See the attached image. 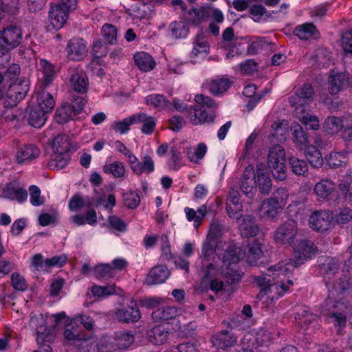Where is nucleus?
<instances>
[{
  "label": "nucleus",
  "mask_w": 352,
  "mask_h": 352,
  "mask_svg": "<svg viewBox=\"0 0 352 352\" xmlns=\"http://www.w3.org/2000/svg\"><path fill=\"white\" fill-rule=\"evenodd\" d=\"M41 66L43 69V83L45 86L49 85L53 80L55 74L54 66L45 60H41Z\"/></svg>",
  "instance_id": "obj_51"
},
{
  "label": "nucleus",
  "mask_w": 352,
  "mask_h": 352,
  "mask_svg": "<svg viewBox=\"0 0 352 352\" xmlns=\"http://www.w3.org/2000/svg\"><path fill=\"white\" fill-rule=\"evenodd\" d=\"M103 171L106 174H111L114 177H122L125 173V168L121 162H114L113 163L105 164L103 166Z\"/></svg>",
  "instance_id": "obj_46"
},
{
  "label": "nucleus",
  "mask_w": 352,
  "mask_h": 352,
  "mask_svg": "<svg viewBox=\"0 0 352 352\" xmlns=\"http://www.w3.org/2000/svg\"><path fill=\"white\" fill-rule=\"evenodd\" d=\"M268 277L265 273V276H259L255 278V281L258 285L265 286L263 290L265 294L268 292L275 291L278 296H282L289 289V287L283 281L272 283V280Z\"/></svg>",
  "instance_id": "obj_16"
},
{
  "label": "nucleus",
  "mask_w": 352,
  "mask_h": 352,
  "mask_svg": "<svg viewBox=\"0 0 352 352\" xmlns=\"http://www.w3.org/2000/svg\"><path fill=\"white\" fill-rule=\"evenodd\" d=\"M94 320L89 316H78L72 319V324L79 327V324H82V327L91 331L94 328Z\"/></svg>",
  "instance_id": "obj_58"
},
{
  "label": "nucleus",
  "mask_w": 352,
  "mask_h": 352,
  "mask_svg": "<svg viewBox=\"0 0 352 352\" xmlns=\"http://www.w3.org/2000/svg\"><path fill=\"white\" fill-rule=\"evenodd\" d=\"M54 151V158L49 163V166L56 169L63 168L70 160V153L72 152L69 136L58 135L52 143Z\"/></svg>",
  "instance_id": "obj_2"
},
{
  "label": "nucleus",
  "mask_w": 352,
  "mask_h": 352,
  "mask_svg": "<svg viewBox=\"0 0 352 352\" xmlns=\"http://www.w3.org/2000/svg\"><path fill=\"white\" fill-rule=\"evenodd\" d=\"M289 261L287 263H279L267 270L266 276L272 278V282L277 278L285 276L290 270Z\"/></svg>",
  "instance_id": "obj_41"
},
{
  "label": "nucleus",
  "mask_w": 352,
  "mask_h": 352,
  "mask_svg": "<svg viewBox=\"0 0 352 352\" xmlns=\"http://www.w3.org/2000/svg\"><path fill=\"white\" fill-rule=\"evenodd\" d=\"M342 46L347 54H352V31L345 32L342 36Z\"/></svg>",
  "instance_id": "obj_64"
},
{
  "label": "nucleus",
  "mask_w": 352,
  "mask_h": 352,
  "mask_svg": "<svg viewBox=\"0 0 352 352\" xmlns=\"http://www.w3.org/2000/svg\"><path fill=\"white\" fill-rule=\"evenodd\" d=\"M297 232V222L288 219L277 228L274 234L275 242L278 245L292 246L296 240Z\"/></svg>",
  "instance_id": "obj_6"
},
{
  "label": "nucleus",
  "mask_w": 352,
  "mask_h": 352,
  "mask_svg": "<svg viewBox=\"0 0 352 352\" xmlns=\"http://www.w3.org/2000/svg\"><path fill=\"white\" fill-rule=\"evenodd\" d=\"M335 190V184L329 179H322L314 187L316 195L323 199H327Z\"/></svg>",
  "instance_id": "obj_34"
},
{
  "label": "nucleus",
  "mask_w": 352,
  "mask_h": 352,
  "mask_svg": "<svg viewBox=\"0 0 352 352\" xmlns=\"http://www.w3.org/2000/svg\"><path fill=\"white\" fill-rule=\"evenodd\" d=\"M286 163L285 151L278 144L274 145L270 148L267 155V166L273 167L274 165L283 164Z\"/></svg>",
  "instance_id": "obj_25"
},
{
  "label": "nucleus",
  "mask_w": 352,
  "mask_h": 352,
  "mask_svg": "<svg viewBox=\"0 0 352 352\" xmlns=\"http://www.w3.org/2000/svg\"><path fill=\"white\" fill-rule=\"evenodd\" d=\"M91 292L94 296L104 297L111 295L115 293V285L98 286L94 285L91 288Z\"/></svg>",
  "instance_id": "obj_56"
},
{
  "label": "nucleus",
  "mask_w": 352,
  "mask_h": 352,
  "mask_svg": "<svg viewBox=\"0 0 352 352\" xmlns=\"http://www.w3.org/2000/svg\"><path fill=\"white\" fill-rule=\"evenodd\" d=\"M178 309L173 306H165L153 311L152 318L155 322H167L174 320L178 315Z\"/></svg>",
  "instance_id": "obj_23"
},
{
  "label": "nucleus",
  "mask_w": 352,
  "mask_h": 352,
  "mask_svg": "<svg viewBox=\"0 0 352 352\" xmlns=\"http://www.w3.org/2000/svg\"><path fill=\"white\" fill-rule=\"evenodd\" d=\"M47 114L41 107H34L30 109L28 123L33 127L40 128L47 120Z\"/></svg>",
  "instance_id": "obj_29"
},
{
  "label": "nucleus",
  "mask_w": 352,
  "mask_h": 352,
  "mask_svg": "<svg viewBox=\"0 0 352 352\" xmlns=\"http://www.w3.org/2000/svg\"><path fill=\"white\" fill-rule=\"evenodd\" d=\"M168 332L163 326L159 325L153 327L147 332V338L149 342L155 345L164 343L166 340Z\"/></svg>",
  "instance_id": "obj_33"
},
{
  "label": "nucleus",
  "mask_w": 352,
  "mask_h": 352,
  "mask_svg": "<svg viewBox=\"0 0 352 352\" xmlns=\"http://www.w3.org/2000/svg\"><path fill=\"white\" fill-rule=\"evenodd\" d=\"M50 10L49 11V17L52 25L55 29L61 28L66 23L69 12L65 10L60 5L57 3H51Z\"/></svg>",
  "instance_id": "obj_17"
},
{
  "label": "nucleus",
  "mask_w": 352,
  "mask_h": 352,
  "mask_svg": "<svg viewBox=\"0 0 352 352\" xmlns=\"http://www.w3.org/2000/svg\"><path fill=\"white\" fill-rule=\"evenodd\" d=\"M114 314L120 323H135L141 318V312L137 303L132 300L131 305L116 308Z\"/></svg>",
  "instance_id": "obj_10"
},
{
  "label": "nucleus",
  "mask_w": 352,
  "mask_h": 352,
  "mask_svg": "<svg viewBox=\"0 0 352 352\" xmlns=\"http://www.w3.org/2000/svg\"><path fill=\"white\" fill-rule=\"evenodd\" d=\"M67 52L70 59L74 60L82 59L87 52L85 41L80 38H73L67 43Z\"/></svg>",
  "instance_id": "obj_15"
},
{
  "label": "nucleus",
  "mask_w": 352,
  "mask_h": 352,
  "mask_svg": "<svg viewBox=\"0 0 352 352\" xmlns=\"http://www.w3.org/2000/svg\"><path fill=\"white\" fill-rule=\"evenodd\" d=\"M231 81L226 78L212 80L206 85V88L214 96H219L225 93L231 86Z\"/></svg>",
  "instance_id": "obj_32"
},
{
  "label": "nucleus",
  "mask_w": 352,
  "mask_h": 352,
  "mask_svg": "<svg viewBox=\"0 0 352 352\" xmlns=\"http://www.w3.org/2000/svg\"><path fill=\"white\" fill-rule=\"evenodd\" d=\"M134 61L138 67L143 72L152 70L155 65L153 58L146 52H138L134 55Z\"/></svg>",
  "instance_id": "obj_31"
},
{
  "label": "nucleus",
  "mask_w": 352,
  "mask_h": 352,
  "mask_svg": "<svg viewBox=\"0 0 352 352\" xmlns=\"http://www.w3.org/2000/svg\"><path fill=\"white\" fill-rule=\"evenodd\" d=\"M240 250L239 248L234 245H230L222 256V261L225 265H230L231 264H235L239 263L240 261Z\"/></svg>",
  "instance_id": "obj_44"
},
{
  "label": "nucleus",
  "mask_w": 352,
  "mask_h": 352,
  "mask_svg": "<svg viewBox=\"0 0 352 352\" xmlns=\"http://www.w3.org/2000/svg\"><path fill=\"white\" fill-rule=\"evenodd\" d=\"M328 82V90L331 95L337 94L349 85L348 76L342 72L331 74Z\"/></svg>",
  "instance_id": "obj_19"
},
{
  "label": "nucleus",
  "mask_w": 352,
  "mask_h": 352,
  "mask_svg": "<svg viewBox=\"0 0 352 352\" xmlns=\"http://www.w3.org/2000/svg\"><path fill=\"white\" fill-rule=\"evenodd\" d=\"M316 31L315 25L311 23H307L297 26L293 31V34L301 40H307L314 35Z\"/></svg>",
  "instance_id": "obj_43"
},
{
  "label": "nucleus",
  "mask_w": 352,
  "mask_h": 352,
  "mask_svg": "<svg viewBox=\"0 0 352 352\" xmlns=\"http://www.w3.org/2000/svg\"><path fill=\"white\" fill-rule=\"evenodd\" d=\"M326 285L329 289L328 300L342 301L344 297L352 292V276L342 274L333 284L326 283Z\"/></svg>",
  "instance_id": "obj_5"
},
{
  "label": "nucleus",
  "mask_w": 352,
  "mask_h": 352,
  "mask_svg": "<svg viewBox=\"0 0 352 352\" xmlns=\"http://www.w3.org/2000/svg\"><path fill=\"white\" fill-rule=\"evenodd\" d=\"M263 206L265 209V214L271 219L275 218L282 209L279 199L277 197L269 198L264 201Z\"/></svg>",
  "instance_id": "obj_40"
},
{
  "label": "nucleus",
  "mask_w": 352,
  "mask_h": 352,
  "mask_svg": "<svg viewBox=\"0 0 352 352\" xmlns=\"http://www.w3.org/2000/svg\"><path fill=\"white\" fill-rule=\"evenodd\" d=\"M195 101L197 103L193 106V116L191 122L193 124H202L214 122L217 114L218 104L208 96L203 94L196 95Z\"/></svg>",
  "instance_id": "obj_1"
},
{
  "label": "nucleus",
  "mask_w": 352,
  "mask_h": 352,
  "mask_svg": "<svg viewBox=\"0 0 352 352\" xmlns=\"http://www.w3.org/2000/svg\"><path fill=\"white\" fill-rule=\"evenodd\" d=\"M307 160L310 166L314 168H319L324 164V159L319 149L316 146H308L305 151Z\"/></svg>",
  "instance_id": "obj_30"
},
{
  "label": "nucleus",
  "mask_w": 352,
  "mask_h": 352,
  "mask_svg": "<svg viewBox=\"0 0 352 352\" xmlns=\"http://www.w3.org/2000/svg\"><path fill=\"white\" fill-rule=\"evenodd\" d=\"M212 8L210 6H201L199 8H192L184 13L182 19L195 27L200 25L206 19L210 16Z\"/></svg>",
  "instance_id": "obj_14"
},
{
  "label": "nucleus",
  "mask_w": 352,
  "mask_h": 352,
  "mask_svg": "<svg viewBox=\"0 0 352 352\" xmlns=\"http://www.w3.org/2000/svg\"><path fill=\"white\" fill-rule=\"evenodd\" d=\"M292 247L294 250V258L289 260V264L296 268L311 259L318 252L314 243L307 239H296Z\"/></svg>",
  "instance_id": "obj_3"
},
{
  "label": "nucleus",
  "mask_w": 352,
  "mask_h": 352,
  "mask_svg": "<svg viewBox=\"0 0 352 352\" xmlns=\"http://www.w3.org/2000/svg\"><path fill=\"white\" fill-rule=\"evenodd\" d=\"M325 164L331 168H338L346 165V156L341 153H331L325 157Z\"/></svg>",
  "instance_id": "obj_45"
},
{
  "label": "nucleus",
  "mask_w": 352,
  "mask_h": 352,
  "mask_svg": "<svg viewBox=\"0 0 352 352\" xmlns=\"http://www.w3.org/2000/svg\"><path fill=\"white\" fill-rule=\"evenodd\" d=\"M250 16L255 22H259L265 14V8L261 4H254L249 9Z\"/></svg>",
  "instance_id": "obj_62"
},
{
  "label": "nucleus",
  "mask_w": 352,
  "mask_h": 352,
  "mask_svg": "<svg viewBox=\"0 0 352 352\" xmlns=\"http://www.w3.org/2000/svg\"><path fill=\"white\" fill-rule=\"evenodd\" d=\"M93 273L98 279H109L113 276V267L109 264H99L96 265Z\"/></svg>",
  "instance_id": "obj_47"
},
{
  "label": "nucleus",
  "mask_w": 352,
  "mask_h": 352,
  "mask_svg": "<svg viewBox=\"0 0 352 352\" xmlns=\"http://www.w3.org/2000/svg\"><path fill=\"white\" fill-rule=\"evenodd\" d=\"M38 104L36 107H42L47 113L52 111L55 105L52 96L48 92L41 93L38 98Z\"/></svg>",
  "instance_id": "obj_48"
},
{
  "label": "nucleus",
  "mask_w": 352,
  "mask_h": 352,
  "mask_svg": "<svg viewBox=\"0 0 352 352\" xmlns=\"http://www.w3.org/2000/svg\"><path fill=\"white\" fill-rule=\"evenodd\" d=\"M290 131L293 137V141L298 145H306L309 142V133L304 127L298 122H292Z\"/></svg>",
  "instance_id": "obj_26"
},
{
  "label": "nucleus",
  "mask_w": 352,
  "mask_h": 352,
  "mask_svg": "<svg viewBox=\"0 0 352 352\" xmlns=\"http://www.w3.org/2000/svg\"><path fill=\"white\" fill-rule=\"evenodd\" d=\"M72 89L79 94H85L88 89V78L83 72H75L70 77Z\"/></svg>",
  "instance_id": "obj_24"
},
{
  "label": "nucleus",
  "mask_w": 352,
  "mask_h": 352,
  "mask_svg": "<svg viewBox=\"0 0 352 352\" xmlns=\"http://www.w3.org/2000/svg\"><path fill=\"white\" fill-rule=\"evenodd\" d=\"M288 163L291 171L297 176H305L308 173V165L307 162L291 156L288 158Z\"/></svg>",
  "instance_id": "obj_35"
},
{
  "label": "nucleus",
  "mask_w": 352,
  "mask_h": 352,
  "mask_svg": "<svg viewBox=\"0 0 352 352\" xmlns=\"http://www.w3.org/2000/svg\"><path fill=\"white\" fill-rule=\"evenodd\" d=\"M316 318V316L310 313L308 309H302L298 311L295 316V320L301 324L309 325Z\"/></svg>",
  "instance_id": "obj_57"
},
{
  "label": "nucleus",
  "mask_w": 352,
  "mask_h": 352,
  "mask_svg": "<svg viewBox=\"0 0 352 352\" xmlns=\"http://www.w3.org/2000/svg\"><path fill=\"white\" fill-rule=\"evenodd\" d=\"M11 282L12 287L19 291H25L28 289V284L25 278L18 272L12 273L11 276Z\"/></svg>",
  "instance_id": "obj_60"
},
{
  "label": "nucleus",
  "mask_w": 352,
  "mask_h": 352,
  "mask_svg": "<svg viewBox=\"0 0 352 352\" xmlns=\"http://www.w3.org/2000/svg\"><path fill=\"white\" fill-rule=\"evenodd\" d=\"M29 91V82L25 79H21L18 82H15L9 85L6 99V107H15L21 101Z\"/></svg>",
  "instance_id": "obj_7"
},
{
  "label": "nucleus",
  "mask_w": 352,
  "mask_h": 352,
  "mask_svg": "<svg viewBox=\"0 0 352 352\" xmlns=\"http://www.w3.org/2000/svg\"><path fill=\"white\" fill-rule=\"evenodd\" d=\"M40 151L34 145L25 146L21 148L17 153L19 163H23L27 160H31L38 157Z\"/></svg>",
  "instance_id": "obj_37"
},
{
  "label": "nucleus",
  "mask_w": 352,
  "mask_h": 352,
  "mask_svg": "<svg viewBox=\"0 0 352 352\" xmlns=\"http://www.w3.org/2000/svg\"><path fill=\"white\" fill-rule=\"evenodd\" d=\"M72 107L69 104H64L57 108L55 113V120L58 124H65L72 120Z\"/></svg>",
  "instance_id": "obj_42"
},
{
  "label": "nucleus",
  "mask_w": 352,
  "mask_h": 352,
  "mask_svg": "<svg viewBox=\"0 0 352 352\" xmlns=\"http://www.w3.org/2000/svg\"><path fill=\"white\" fill-rule=\"evenodd\" d=\"M170 272L165 265H157L153 267L146 276L145 283L148 285L164 283L169 276Z\"/></svg>",
  "instance_id": "obj_20"
},
{
  "label": "nucleus",
  "mask_w": 352,
  "mask_h": 352,
  "mask_svg": "<svg viewBox=\"0 0 352 352\" xmlns=\"http://www.w3.org/2000/svg\"><path fill=\"white\" fill-rule=\"evenodd\" d=\"M133 173L137 175H140L143 173L149 174L154 170L155 164L150 155H144L141 158L138 166H134Z\"/></svg>",
  "instance_id": "obj_39"
},
{
  "label": "nucleus",
  "mask_w": 352,
  "mask_h": 352,
  "mask_svg": "<svg viewBox=\"0 0 352 352\" xmlns=\"http://www.w3.org/2000/svg\"><path fill=\"white\" fill-rule=\"evenodd\" d=\"M134 342V337L128 332L120 333L117 338V345L120 349H128Z\"/></svg>",
  "instance_id": "obj_59"
},
{
  "label": "nucleus",
  "mask_w": 352,
  "mask_h": 352,
  "mask_svg": "<svg viewBox=\"0 0 352 352\" xmlns=\"http://www.w3.org/2000/svg\"><path fill=\"white\" fill-rule=\"evenodd\" d=\"M319 273L324 277L331 278L336 275L340 267L338 258L327 255H321L317 258Z\"/></svg>",
  "instance_id": "obj_13"
},
{
  "label": "nucleus",
  "mask_w": 352,
  "mask_h": 352,
  "mask_svg": "<svg viewBox=\"0 0 352 352\" xmlns=\"http://www.w3.org/2000/svg\"><path fill=\"white\" fill-rule=\"evenodd\" d=\"M255 179L256 182V190L263 195H268L272 188V180L269 174V170L264 163L256 165L255 170Z\"/></svg>",
  "instance_id": "obj_11"
},
{
  "label": "nucleus",
  "mask_w": 352,
  "mask_h": 352,
  "mask_svg": "<svg viewBox=\"0 0 352 352\" xmlns=\"http://www.w3.org/2000/svg\"><path fill=\"white\" fill-rule=\"evenodd\" d=\"M352 219V210L344 208L336 213H333V223L332 224L343 225Z\"/></svg>",
  "instance_id": "obj_50"
},
{
  "label": "nucleus",
  "mask_w": 352,
  "mask_h": 352,
  "mask_svg": "<svg viewBox=\"0 0 352 352\" xmlns=\"http://www.w3.org/2000/svg\"><path fill=\"white\" fill-rule=\"evenodd\" d=\"M222 235V226L218 222L212 221L210 226V230L207 236V240H211L213 243Z\"/></svg>",
  "instance_id": "obj_61"
},
{
  "label": "nucleus",
  "mask_w": 352,
  "mask_h": 352,
  "mask_svg": "<svg viewBox=\"0 0 352 352\" xmlns=\"http://www.w3.org/2000/svg\"><path fill=\"white\" fill-rule=\"evenodd\" d=\"M240 189L248 198L252 199L256 193L255 170L252 165H248L244 170L240 181Z\"/></svg>",
  "instance_id": "obj_12"
},
{
  "label": "nucleus",
  "mask_w": 352,
  "mask_h": 352,
  "mask_svg": "<svg viewBox=\"0 0 352 352\" xmlns=\"http://www.w3.org/2000/svg\"><path fill=\"white\" fill-rule=\"evenodd\" d=\"M146 104L152 105L155 108H166L170 104V102L161 94H151L145 98Z\"/></svg>",
  "instance_id": "obj_49"
},
{
  "label": "nucleus",
  "mask_w": 352,
  "mask_h": 352,
  "mask_svg": "<svg viewBox=\"0 0 352 352\" xmlns=\"http://www.w3.org/2000/svg\"><path fill=\"white\" fill-rule=\"evenodd\" d=\"M314 94V89L310 84H305L300 89L296 91V95L298 98L296 104L299 107H303V104L311 101Z\"/></svg>",
  "instance_id": "obj_38"
},
{
  "label": "nucleus",
  "mask_w": 352,
  "mask_h": 352,
  "mask_svg": "<svg viewBox=\"0 0 352 352\" xmlns=\"http://www.w3.org/2000/svg\"><path fill=\"white\" fill-rule=\"evenodd\" d=\"M188 22L184 21L181 18V21H173L169 25V30L171 32L172 36L176 38H185L187 37L190 32V27Z\"/></svg>",
  "instance_id": "obj_28"
},
{
  "label": "nucleus",
  "mask_w": 352,
  "mask_h": 352,
  "mask_svg": "<svg viewBox=\"0 0 352 352\" xmlns=\"http://www.w3.org/2000/svg\"><path fill=\"white\" fill-rule=\"evenodd\" d=\"M270 169L271 173L274 178L278 181H284L287 179V166L286 163L283 164L274 165L273 167H268Z\"/></svg>",
  "instance_id": "obj_54"
},
{
  "label": "nucleus",
  "mask_w": 352,
  "mask_h": 352,
  "mask_svg": "<svg viewBox=\"0 0 352 352\" xmlns=\"http://www.w3.org/2000/svg\"><path fill=\"white\" fill-rule=\"evenodd\" d=\"M30 195V202L34 206H41L44 204V197H41V190L35 185H32L29 188Z\"/></svg>",
  "instance_id": "obj_55"
},
{
  "label": "nucleus",
  "mask_w": 352,
  "mask_h": 352,
  "mask_svg": "<svg viewBox=\"0 0 352 352\" xmlns=\"http://www.w3.org/2000/svg\"><path fill=\"white\" fill-rule=\"evenodd\" d=\"M239 230L241 236L245 238L254 237L260 232L256 221L252 215L243 217L242 221L239 225Z\"/></svg>",
  "instance_id": "obj_21"
},
{
  "label": "nucleus",
  "mask_w": 352,
  "mask_h": 352,
  "mask_svg": "<svg viewBox=\"0 0 352 352\" xmlns=\"http://www.w3.org/2000/svg\"><path fill=\"white\" fill-rule=\"evenodd\" d=\"M295 116L299 120L302 125L307 131L308 129L316 131L320 127L319 120L316 116L305 113V109L301 107H296Z\"/></svg>",
  "instance_id": "obj_18"
},
{
  "label": "nucleus",
  "mask_w": 352,
  "mask_h": 352,
  "mask_svg": "<svg viewBox=\"0 0 352 352\" xmlns=\"http://www.w3.org/2000/svg\"><path fill=\"white\" fill-rule=\"evenodd\" d=\"M20 72V66L18 64H12L4 72V79L6 81H17Z\"/></svg>",
  "instance_id": "obj_63"
},
{
  "label": "nucleus",
  "mask_w": 352,
  "mask_h": 352,
  "mask_svg": "<svg viewBox=\"0 0 352 352\" xmlns=\"http://www.w3.org/2000/svg\"><path fill=\"white\" fill-rule=\"evenodd\" d=\"M80 327L72 324V320L66 325L64 336L65 339L73 341L74 344L78 346L82 344V342H86L87 338L84 334L80 333Z\"/></svg>",
  "instance_id": "obj_27"
},
{
  "label": "nucleus",
  "mask_w": 352,
  "mask_h": 352,
  "mask_svg": "<svg viewBox=\"0 0 352 352\" xmlns=\"http://www.w3.org/2000/svg\"><path fill=\"white\" fill-rule=\"evenodd\" d=\"M212 342L219 348L226 349L236 342V337L231 330H222L212 337Z\"/></svg>",
  "instance_id": "obj_22"
},
{
  "label": "nucleus",
  "mask_w": 352,
  "mask_h": 352,
  "mask_svg": "<svg viewBox=\"0 0 352 352\" xmlns=\"http://www.w3.org/2000/svg\"><path fill=\"white\" fill-rule=\"evenodd\" d=\"M343 128V121L336 116H329L323 124L324 131L330 135L338 133Z\"/></svg>",
  "instance_id": "obj_36"
},
{
  "label": "nucleus",
  "mask_w": 352,
  "mask_h": 352,
  "mask_svg": "<svg viewBox=\"0 0 352 352\" xmlns=\"http://www.w3.org/2000/svg\"><path fill=\"white\" fill-rule=\"evenodd\" d=\"M123 199L124 205L130 209L137 208L140 203V197L138 193L135 192H128L123 195Z\"/></svg>",
  "instance_id": "obj_52"
},
{
  "label": "nucleus",
  "mask_w": 352,
  "mask_h": 352,
  "mask_svg": "<svg viewBox=\"0 0 352 352\" xmlns=\"http://www.w3.org/2000/svg\"><path fill=\"white\" fill-rule=\"evenodd\" d=\"M22 39L21 30L16 25H9L0 31V58L9 54L17 47ZM1 65H3L0 63Z\"/></svg>",
  "instance_id": "obj_4"
},
{
  "label": "nucleus",
  "mask_w": 352,
  "mask_h": 352,
  "mask_svg": "<svg viewBox=\"0 0 352 352\" xmlns=\"http://www.w3.org/2000/svg\"><path fill=\"white\" fill-rule=\"evenodd\" d=\"M333 223V212L330 210H316L309 219L310 227L315 230L323 232L329 229Z\"/></svg>",
  "instance_id": "obj_9"
},
{
  "label": "nucleus",
  "mask_w": 352,
  "mask_h": 352,
  "mask_svg": "<svg viewBox=\"0 0 352 352\" xmlns=\"http://www.w3.org/2000/svg\"><path fill=\"white\" fill-rule=\"evenodd\" d=\"M102 34L109 44H113L116 41L117 28L111 24L106 23L102 28Z\"/></svg>",
  "instance_id": "obj_53"
},
{
  "label": "nucleus",
  "mask_w": 352,
  "mask_h": 352,
  "mask_svg": "<svg viewBox=\"0 0 352 352\" xmlns=\"http://www.w3.org/2000/svg\"><path fill=\"white\" fill-rule=\"evenodd\" d=\"M329 303L332 304L331 307L327 309L326 314L333 320L336 324L342 327L345 326L346 316V312L349 305L348 302L326 300L323 305L324 307L329 306Z\"/></svg>",
  "instance_id": "obj_8"
}]
</instances>
